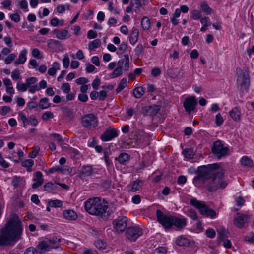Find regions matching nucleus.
I'll return each mask as SVG.
<instances>
[{"label":"nucleus","mask_w":254,"mask_h":254,"mask_svg":"<svg viewBox=\"0 0 254 254\" xmlns=\"http://www.w3.org/2000/svg\"><path fill=\"white\" fill-rule=\"evenodd\" d=\"M29 87L26 85V82L25 83H18L16 85V88L17 90L25 92L26 91Z\"/></svg>","instance_id":"603ef678"},{"label":"nucleus","mask_w":254,"mask_h":254,"mask_svg":"<svg viewBox=\"0 0 254 254\" xmlns=\"http://www.w3.org/2000/svg\"><path fill=\"white\" fill-rule=\"evenodd\" d=\"M197 105V101L196 97L194 96H191L187 97L185 99L183 105L185 111L188 114H190L196 110Z\"/></svg>","instance_id":"1a4fd4ad"},{"label":"nucleus","mask_w":254,"mask_h":254,"mask_svg":"<svg viewBox=\"0 0 254 254\" xmlns=\"http://www.w3.org/2000/svg\"><path fill=\"white\" fill-rule=\"evenodd\" d=\"M231 119L235 122H240L241 120V111L238 107H235L229 112Z\"/></svg>","instance_id":"f3484780"},{"label":"nucleus","mask_w":254,"mask_h":254,"mask_svg":"<svg viewBox=\"0 0 254 254\" xmlns=\"http://www.w3.org/2000/svg\"><path fill=\"white\" fill-rule=\"evenodd\" d=\"M191 18L194 20L198 19L200 18V11L197 10H193L191 13Z\"/></svg>","instance_id":"864d4df0"},{"label":"nucleus","mask_w":254,"mask_h":254,"mask_svg":"<svg viewBox=\"0 0 254 254\" xmlns=\"http://www.w3.org/2000/svg\"><path fill=\"white\" fill-rule=\"evenodd\" d=\"M127 218L126 216H120L113 222L114 229L118 233L123 232L126 229Z\"/></svg>","instance_id":"f8f14e48"},{"label":"nucleus","mask_w":254,"mask_h":254,"mask_svg":"<svg viewBox=\"0 0 254 254\" xmlns=\"http://www.w3.org/2000/svg\"><path fill=\"white\" fill-rule=\"evenodd\" d=\"M100 40L99 39H95L90 42L88 44L89 48L90 50H94L100 46Z\"/></svg>","instance_id":"79ce46f5"},{"label":"nucleus","mask_w":254,"mask_h":254,"mask_svg":"<svg viewBox=\"0 0 254 254\" xmlns=\"http://www.w3.org/2000/svg\"><path fill=\"white\" fill-rule=\"evenodd\" d=\"M127 85V79L126 78H123L120 82L118 87L116 88V91L117 93L120 92L123 90Z\"/></svg>","instance_id":"c9c22d12"},{"label":"nucleus","mask_w":254,"mask_h":254,"mask_svg":"<svg viewBox=\"0 0 254 254\" xmlns=\"http://www.w3.org/2000/svg\"><path fill=\"white\" fill-rule=\"evenodd\" d=\"M61 46V42L57 40L49 39L47 41V46L53 50H55L59 48Z\"/></svg>","instance_id":"393cba45"},{"label":"nucleus","mask_w":254,"mask_h":254,"mask_svg":"<svg viewBox=\"0 0 254 254\" xmlns=\"http://www.w3.org/2000/svg\"><path fill=\"white\" fill-rule=\"evenodd\" d=\"M43 188L44 190L46 191H51L55 190L56 186L52 182H48L44 185Z\"/></svg>","instance_id":"a18cd8bd"},{"label":"nucleus","mask_w":254,"mask_h":254,"mask_svg":"<svg viewBox=\"0 0 254 254\" xmlns=\"http://www.w3.org/2000/svg\"><path fill=\"white\" fill-rule=\"evenodd\" d=\"M200 6L204 12H205L207 14L211 13V9L209 7L206 2H202L200 4Z\"/></svg>","instance_id":"49530a36"},{"label":"nucleus","mask_w":254,"mask_h":254,"mask_svg":"<svg viewBox=\"0 0 254 254\" xmlns=\"http://www.w3.org/2000/svg\"><path fill=\"white\" fill-rule=\"evenodd\" d=\"M48 205L52 207H61L62 206L63 202L58 199L50 200L48 202Z\"/></svg>","instance_id":"72a5a7b5"},{"label":"nucleus","mask_w":254,"mask_h":254,"mask_svg":"<svg viewBox=\"0 0 254 254\" xmlns=\"http://www.w3.org/2000/svg\"><path fill=\"white\" fill-rule=\"evenodd\" d=\"M38 124V121L34 115L31 116L27 120V125H31L33 126H36Z\"/></svg>","instance_id":"de8ad7c7"},{"label":"nucleus","mask_w":254,"mask_h":254,"mask_svg":"<svg viewBox=\"0 0 254 254\" xmlns=\"http://www.w3.org/2000/svg\"><path fill=\"white\" fill-rule=\"evenodd\" d=\"M18 117L20 120L22 121L23 127H25V125H27L28 119L26 118L25 114L22 112H19L18 114Z\"/></svg>","instance_id":"5fc2aeb1"},{"label":"nucleus","mask_w":254,"mask_h":254,"mask_svg":"<svg viewBox=\"0 0 254 254\" xmlns=\"http://www.w3.org/2000/svg\"><path fill=\"white\" fill-rule=\"evenodd\" d=\"M250 217L246 214L237 213L233 219V223L236 227L241 229L248 226Z\"/></svg>","instance_id":"9b49d317"},{"label":"nucleus","mask_w":254,"mask_h":254,"mask_svg":"<svg viewBox=\"0 0 254 254\" xmlns=\"http://www.w3.org/2000/svg\"><path fill=\"white\" fill-rule=\"evenodd\" d=\"M190 204L198 209L202 215L211 219H214L216 217V212L207 206L204 201L193 198L190 200Z\"/></svg>","instance_id":"39448f33"},{"label":"nucleus","mask_w":254,"mask_h":254,"mask_svg":"<svg viewBox=\"0 0 254 254\" xmlns=\"http://www.w3.org/2000/svg\"><path fill=\"white\" fill-rule=\"evenodd\" d=\"M180 16V10L179 8L175 10L174 13L172 14L170 18L171 22L173 26H176L179 22V20L178 19Z\"/></svg>","instance_id":"a878e982"},{"label":"nucleus","mask_w":254,"mask_h":254,"mask_svg":"<svg viewBox=\"0 0 254 254\" xmlns=\"http://www.w3.org/2000/svg\"><path fill=\"white\" fill-rule=\"evenodd\" d=\"M97 34L93 30H89L87 32V38L89 39L96 38Z\"/></svg>","instance_id":"69168bd1"},{"label":"nucleus","mask_w":254,"mask_h":254,"mask_svg":"<svg viewBox=\"0 0 254 254\" xmlns=\"http://www.w3.org/2000/svg\"><path fill=\"white\" fill-rule=\"evenodd\" d=\"M118 130L109 127L106 129L104 133L101 135L100 139L102 141L107 142L118 137Z\"/></svg>","instance_id":"ddd939ff"},{"label":"nucleus","mask_w":254,"mask_h":254,"mask_svg":"<svg viewBox=\"0 0 254 254\" xmlns=\"http://www.w3.org/2000/svg\"><path fill=\"white\" fill-rule=\"evenodd\" d=\"M127 46L128 45L127 43L123 42L119 46V50L117 51V54L120 55L125 52L127 50Z\"/></svg>","instance_id":"37998d69"},{"label":"nucleus","mask_w":254,"mask_h":254,"mask_svg":"<svg viewBox=\"0 0 254 254\" xmlns=\"http://www.w3.org/2000/svg\"><path fill=\"white\" fill-rule=\"evenodd\" d=\"M100 84V80L98 78H96L92 83V86L93 88L96 90L98 88Z\"/></svg>","instance_id":"0e129e2a"},{"label":"nucleus","mask_w":254,"mask_h":254,"mask_svg":"<svg viewBox=\"0 0 254 254\" xmlns=\"http://www.w3.org/2000/svg\"><path fill=\"white\" fill-rule=\"evenodd\" d=\"M205 234L207 237L210 238H213L216 235V233L213 229L209 228L206 230L205 231Z\"/></svg>","instance_id":"6e6d98bb"},{"label":"nucleus","mask_w":254,"mask_h":254,"mask_svg":"<svg viewBox=\"0 0 254 254\" xmlns=\"http://www.w3.org/2000/svg\"><path fill=\"white\" fill-rule=\"evenodd\" d=\"M161 70L158 67H155L151 70V75L154 77H157L161 74Z\"/></svg>","instance_id":"774afa93"},{"label":"nucleus","mask_w":254,"mask_h":254,"mask_svg":"<svg viewBox=\"0 0 254 254\" xmlns=\"http://www.w3.org/2000/svg\"><path fill=\"white\" fill-rule=\"evenodd\" d=\"M37 248L40 251V253H44L51 249L47 240L40 242L37 246Z\"/></svg>","instance_id":"5701e85b"},{"label":"nucleus","mask_w":254,"mask_h":254,"mask_svg":"<svg viewBox=\"0 0 254 254\" xmlns=\"http://www.w3.org/2000/svg\"><path fill=\"white\" fill-rule=\"evenodd\" d=\"M55 172H60L63 173H65V169L61 166H55L49 170V173L50 174L53 173Z\"/></svg>","instance_id":"58836bf2"},{"label":"nucleus","mask_w":254,"mask_h":254,"mask_svg":"<svg viewBox=\"0 0 254 254\" xmlns=\"http://www.w3.org/2000/svg\"><path fill=\"white\" fill-rule=\"evenodd\" d=\"M139 31L135 28L133 27L129 36V41L132 45H134L138 41Z\"/></svg>","instance_id":"a211bd4d"},{"label":"nucleus","mask_w":254,"mask_h":254,"mask_svg":"<svg viewBox=\"0 0 254 254\" xmlns=\"http://www.w3.org/2000/svg\"><path fill=\"white\" fill-rule=\"evenodd\" d=\"M144 47L141 44H138L134 49L135 54L139 55L143 53Z\"/></svg>","instance_id":"13d9d810"},{"label":"nucleus","mask_w":254,"mask_h":254,"mask_svg":"<svg viewBox=\"0 0 254 254\" xmlns=\"http://www.w3.org/2000/svg\"><path fill=\"white\" fill-rule=\"evenodd\" d=\"M26 54L27 50L26 49H23L20 52L18 58L14 61V64L16 66L24 64L27 60Z\"/></svg>","instance_id":"6ab92c4d"},{"label":"nucleus","mask_w":254,"mask_h":254,"mask_svg":"<svg viewBox=\"0 0 254 254\" xmlns=\"http://www.w3.org/2000/svg\"><path fill=\"white\" fill-rule=\"evenodd\" d=\"M130 5L133 7L135 11H137L141 7L142 4L140 0H131Z\"/></svg>","instance_id":"e433bc0d"},{"label":"nucleus","mask_w":254,"mask_h":254,"mask_svg":"<svg viewBox=\"0 0 254 254\" xmlns=\"http://www.w3.org/2000/svg\"><path fill=\"white\" fill-rule=\"evenodd\" d=\"M123 72V69L121 68L116 67L110 74V77L112 79L116 78L122 75Z\"/></svg>","instance_id":"ea45409f"},{"label":"nucleus","mask_w":254,"mask_h":254,"mask_svg":"<svg viewBox=\"0 0 254 254\" xmlns=\"http://www.w3.org/2000/svg\"><path fill=\"white\" fill-rule=\"evenodd\" d=\"M130 158V156L126 153H121L118 157V161L121 164H124L127 162Z\"/></svg>","instance_id":"7c9ffc66"},{"label":"nucleus","mask_w":254,"mask_h":254,"mask_svg":"<svg viewBox=\"0 0 254 254\" xmlns=\"http://www.w3.org/2000/svg\"><path fill=\"white\" fill-rule=\"evenodd\" d=\"M108 208L107 202L98 197L89 199L85 202V209L89 214L99 216L104 220H107L110 215Z\"/></svg>","instance_id":"7ed1b4c3"},{"label":"nucleus","mask_w":254,"mask_h":254,"mask_svg":"<svg viewBox=\"0 0 254 254\" xmlns=\"http://www.w3.org/2000/svg\"><path fill=\"white\" fill-rule=\"evenodd\" d=\"M10 110L11 108L8 106H2L0 107V114L1 115L4 116L6 115Z\"/></svg>","instance_id":"4d7b16f0"},{"label":"nucleus","mask_w":254,"mask_h":254,"mask_svg":"<svg viewBox=\"0 0 254 254\" xmlns=\"http://www.w3.org/2000/svg\"><path fill=\"white\" fill-rule=\"evenodd\" d=\"M54 117L53 113L51 111H46L42 116V119L46 121L49 119H52Z\"/></svg>","instance_id":"8fccbe9b"},{"label":"nucleus","mask_w":254,"mask_h":254,"mask_svg":"<svg viewBox=\"0 0 254 254\" xmlns=\"http://www.w3.org/2000/svg\"><path fill=\"white\" fill-rule=\"evenodd\" d=\"M185 157L187 159H192L194 155L193 150L191 149L186 148L182 151Z\"/></svg>","instance_id":"f704fd0d"},{"label":"nucleus","mask_w":254,"mask_h":254,"mask_svg":"<svg viewBox=\"0 0 254 254\" xmlns=\"http://www.w3.org/2000/svg\"><path fill=\"white\" fill-rule=\"evenodd\" d=\"M34 164V161L32 159H27L22 162V166L27 168V171L31 172V167Z\"/></svg>","instance_id":"473e14b6"},{"label":"nucleus","mask_w":254,"mask_h":254,"mask_svg":"<svg viewBox=\"0 0 254 254\" xmlns=\"http://www.w3.org/2000/svg\"><path fill=\"white\" fill-rule=\"evenodd\" d=\"M156 215L158 222L165 229H170L174 226L177 229L180 230L187 225V220L183 217L167 216L159 209H157Z\"/></svg>","instance_id":"20e7f679"},{"label":"nucleus","mask_w":254,"mask_h":254,"mask_svg":"<svg viewBox=\"0 0 254 254\" xmlns=\"http://www.w3.org/2000/svg\"><path fill=\"white\" fill-rule=\"evenodd\" d=\"M23 227L18 216L11 214L0 231V247L13 245L20 238Z\"/></svg>","instance_id":"f03ea898"},{"label":"nucleus","mask_w":254,"mask_h":254,"mask_svg":"<svg viewBox=\"0 0 254 254\" xmlns=\"http://www.w3.org/2000/svg\"><path fill=\"white\" fill-rule=\"evenodd\" d=\"M126 236L127 239L131 242L135 241L143 233L141 228L138 226H131L127 229Z\"/></svg>","instance_id":"0eeeda50"},{"label":"nucleus","mask_w":254,"mask_h":254,"mask_svg":"<svg viewBox=\"0 0 254 254\" xmlns=\"http://www.w3.org/2000/svg\"><path fill=\"white\" fill-rule=\"evenodd\" d=\"M61 89L65 93H68L70 91V87L69 83H64L61 86Z\"/></svg>","instance_id":"680f3d73"},{"label":"nucleus","mask_w":254,"mask_h":254,"mask_svg":"<svg viewBox=\"0 0 254 254\" xmlns=\"http://www.w3.org/2000/svg\"><path fill=\"white\" fill-rule=\"evenodd\" d=\"M38 81V78L35 77H31L26 79L25 82L28 87H30L31 85L36 83Z\"/></svg>","instance_id":"3c124183"},{"label":"nucleus","mask_w":254,"mask_h":254,"mask_svg":"<svg viewBox=\"0 0 254 254\" xmlns=\"http://www.w3.org/2000/svg\"><path fill=\"white\" fill-rule=\"evenodd\" d=\"M63 215L64 218L68 220H75L77 218V215L76 212L70 209L64 210Z\"/></svg>","instance_id":"aec40b11"},{"label":"nucleus","mask_w":254,"mask_h":254,"mask_svg":"<svg viewBox=\"0 0 254 254\" xmlns=\"http://www.w3.org/2000/svg\"><path fill=\"white\" fill-rule=\"evenodd\" d=\"M37 250L33 247H29L26 249L24 252V254H37Z\"/></svg>","instance_id":"e2e57ef3"},{"label":"nucleus","mask_w":254,"mask_h":254,"mask_svg":"<svg viewBox=\"0 0 254 254\" xmlns=\"http://www.w3.org/2000/svg\"><path fill=\"white\" fill-rule=\"evenodd\" d=\"M141 25L144 30H148L150 27V22L147 17H143L141 21Z\"/></svg>","instance_id":"2f4dec72"},{"label":"nucleus","mask_w":254,"mask_h":254,"mask_svg":"<svg viewBox=\"0 0 254 254\" xmlns=\"http://www.w3.org/2000/svg\"><path fill=\"white\" fill-rule=\"evenodd\" d=\"M51 104L49 99L47 97H44L40 100L38 106L40 109L44 110L48 108L51 106Z\"/></svg>","instance_id":"bb28decb"},{"label":"nucleus","mask_w":254,"mask_h":254,"mask_svg":"<svg viewBox=\"0 0 254 254\" xmlns=\"http://www.w3.org/2000/svg\"><path fill=\"white\" fill-rule=\"evenodd\" d=\"M211 150L215 157L219 160L230 155L229 148L224 146L219 140L213 142Z\"/></svg>","instance_id":"423d86ee"},{"label":"nucleus","mask_w":254,"mask_h":254,"mask_svg":"<svg viewBox=\"0 0 254 254\" xmlns=\"http://www.w3.org/2000/svg\"><path fill=\"white\" fill-rule=\"evenodd\" d=\"M219 167L218 163L199 167L197 174L192 180L194 185L197 188L204 189L210 192L225 188L227 183L223 180V173L214 172Z\"/></svg>","instance_id":"f257e3e1"},{"label":"nucleus","mask_w":254,"mask_h":254,"mask_svg":"<svg viewBox=\"0 0 254 254\" xmlns=\"http://www.w3.org/2000/svg\"><path fill=\"white\" fill-rule=\"evenodd\" d=\"M98 124V118L93 113L85 115L82 118V124L85 127H95L97 126Z\"/></svg>","instance_id":"6e6552de"},{"label":"nucleus","mask_w":254,"mask_h":254,"mask_svg":"<svg viewBox=\"0 0 254 254\" xmlns=\"http://www.w3.org/2000/svg\"><path fill=\"white\" fill-rule=\"evenodd\" d=\"M224 122V119L220 113H218L215 119V123L218 126H220L223 124Z\"/></svg>","instance_id":"09e8293b"},{"label":"nucleus","mask_w":254,"mask_h":254,"mask_svg":"<svg viewBox=\"0 0 254 254\" xmlns=\"http://www.w3.org/2000/svg\"><path fill=\"white\" fill-rule=\"evenodd\" d=\"M55 33L57 38L61 40H65L70 37L68 31L66 29L64 30H55Z\"/></svg>","instance_id":"412c9836"},{"label":"nucleus","mask_w":254,"mask_h":254,"mask_svg":"<svg viewBox=\"0 0 254 254\" xmlns=\"http://www.w3.org/2000/svg\"><path fill=\"white\" fill-rule=\"evenodd\" d=\"M144 88L141 86L136 87L133 90V95L136 98H140L144 94Z\"/></svg>","instance_id":"c756f323"},{"label":"nucleus","mask_w":254,"mask_h":254,"mask_svg":"<svg viewBox=\"0 0 254 254\" xmlns=\"http://www.w3.org/2000/svg\"><path fill=\"white\" fill-rule=\"evenodd\" d=\"M176 243L181 247H188L190 245V241L189 239L181 236L177 238Z\"/></svg>","instance_id":"b1692460"},{"label":"nucleus","mask_w":254,"mask_h":254,"mask_svg":"<svg viewBox=\"0 0 254 254\" xmlns=\"http://www.w3.org/2000/svg\"><path fill=\"white\" fill-rule=\"evenodd\" d=\"M93 173V170L91 166L87 165L82 167L80 174V177L83 178L91 175Z\"/></svg>","instance_id":"4be33fe9"},{"label":"nucleus","mask_w":254,"mask_h":254,"mask_svg":"<svg viewBox=\"0 0 254 254\" xmlns=\"http://www.w3.org/2000/svg\"><path fill=\"white\" fill-rule=\"evenodd\" d=\"M60 64L58 62H55L52 64V67L48 70V74L50 76H54L57 70L60 69Z\"/></svg>","instance_id":"cd10ccee"},{"label":"nucleus","mask_w":254,"mask_h":254,"mask_svg":"<svg viewBox=\"0 0 254 254\" xmlns=\"http://www.w3.org/2000/svg\"><path fill=\"white\" fill-rule=\"evenodd\" d=\"M200 20L203 26H208L211 24V22L208 20V18L207 17L202 18Z\"/></svg>","instance_id":"338daca9"},{"label":"nucleus","mask_w":254,"mask_h":254,"mask_svg":"<svg viewBox=\"0 0 254 254\" xmlns=\"http://www.w3.org/2000/svg\"><path fill=\"white\" fill-rule=\"evenodd\" d=\"M141 186V182L139 180H136L128 184L127 186V189L128 192H136L140 190Z\"/></svg>","instance_id":"2eb2a0df"},{"label":"nucleus","mask_w":254,"mask_h":254,"mask_svg":"<svg viewBox=\"0 0 254 254\" xmlns=\"http://www.w3.org/2000/svg\"><path fill=\"white\" fill-rule=\"evenodd\" d=\"M20 72L18 69H15L11 73V77L13 80H17L19 78Z\"/></svg>","instance_id":"bf43d9fd"},{"label":"nucleus","mask_w":254,"mask_h":254,"mask_svg":"<svg viewBox=\"0 0 254 254\" xmlns=\"http://www.w3.org/2000/svg\"><path fill=\"white\" fill-rule=\"evenodd\" d=\"M241 163L242 166L247 167H252L253 166V161L249 158L248 156H244L242 157L241 159Z\"/></svg>","instance_id":"c85d7f7f"},{"label":"nucleus","mask_w":254,"mask_h":254,"mask_svg":"<svg viewBox=\"0 0 254 254\" xmlns=\"http://www.w3.org/2000/svg\"><path fill=\"white\" fill-rule=\"evenodd\" d=\"M237 82L241 89L248 92L250 84L248 71L242 72L238 76Z\"/></svg>","instance_id":"9d476101"},{"label":"nucleus","mask_w":254,"mask_h":254,"mask_svg":"<svg viewBox=\"0 0 254 254\" xmlns=\"http://www.w3.org/2000/svg\"><path fill=\"white\" fill-rule=\"evenodd\" d=\"M94 245L95 247L100 250H103L106 248V244L102 240L99 239L97 240L95 243Z\"/></svg>","instance_id":"c03bdc74"},{"label":"nucleus","mask_w":254,"mask_h":254,"mask_svg":"<svg viewBox=\"0 0 254 254\" xmlns=\"http://www.w3.org/2000/svg\"><path fill=\"white\" fill-rule=\"evenodd\" d=\"M50 247L52 249L57 248L59 246V242L60 240H57L56 238H53L52 239L47 240Z\"/></svg>","instance_id":"4c0bfd02"},{"label":"nucleus","mask_w":254,"mask_h":254,"mask_svg":"<svg viewBox=\"0 0 254 254\" xmlns=\"http://www.w3.org/2000/svg\"><path fill=\"white\" fill-rule=\"evenodd\" d=\"M16 57V55L15 54H11L7 56V57L5 59V63L7 64H10L12 61H13Z\"/></svg>","instance_id":"052dcab7"},{"label":"nucleus","mask_w":254,"mask_h":254,"mask_svg":"<svg viewBox=\"0 0 254 254\" xmlns=\"http://www.w3.org/2000/svg\"><path fill=\"white\" fill-rule=\"evenodd\" d=\"M118 68H122L124 65V69L125 71H127L129 69V58L127 54H125L124 58L118 61L116 64Z\"/></svg>","instance_id":"dca6fc26"},{"label":"nucleus","mask_w":254,"mask_h":254,"mask_svg":"<svg viewBox=\"0 0 254 254\" xmlns=\"http://www.w3.org/2000/svg\"><path fill=\"white\" fill-rule=\"evenodd\" d=\"M187 215L193 220H197L198 217L196 211L192 209L188 210Z\"/></svg>","instance_id":"a19ab883"},{"label":"nucleus","mask_w":254,"mask_h":254,"mask_svg":"<svg viewBox=\"0 0 254 254\" xmlns=\"http://www.w3.org/2000/svg\"><path fill=\"white\" fill-rule=\"evenodd\" d=\"M160 110V106L159 105H153L144 107L142 112L144 115L154 116L158 114Z\"/></svg>","instance_id":"4468645a"}]
</instances>
